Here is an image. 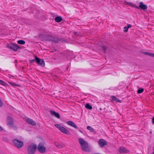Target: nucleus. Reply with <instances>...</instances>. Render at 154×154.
Here are the masks:
<instances>
[{
	"instance_id": "nucleus-25",
	"label": "nucleus",
	"mask_w": 154,
	"mask_h": 154,
	"mask_svg": "<svg viewBox=\"0 0 154 154\" xmlns=\"http://www.w3.org/2000/svg\"><path fill=\"white\" fill-rule=\"evenodd\" d=\"M0 84L2 85L6 86L7 84L5 83L3 81L0 80Z\"/></svg>"
},
{
	"instance_id": "nucleus-35",
	"label": "nucleus",
	"mask_w": 154,
	"mask_h": 154,
	"mask_svg": "<svg viewBox=\"0 0 154 154\" xmlns=\"http://www.w3.org/2000/svg\"><path fill=\"white\" fill-rule=\"evenodd\" d=\"M152 123L154 124V117H153L152 118Z\"/></svg>"
},
{
	"instance_id": "nucleus-1",
	"label": "nucleus",
	"mask_w": 154,
	"mask_h": 154,
	"mask_svg": "<svg viewBox=\"0 0 154 154\" xmlns=\"http://www.w3.org/2000/svg\"><path fill=\"white\" fill-rule=\"evenodd\" d=\"M43 39L44 40L49 41L56 43L59 42H62L64 41V40L63 38L54 37L51 35H44L43 36Z\"/></svg>"
},
{
	"instance_id": "nucleus-31",
	"label": "nucleus",
	"mask_w": 154,
	"mask_h": 154,
	"mask_svg": "<svg viewBox=\"0 0 154 154\" xmlns=\"http://www.w3.org/2000/svg\"><path fill=\"white\" fill-rule=\"evenodd\" d=\"M132 26V25L131 24H128L127 25V27L128 28H128H131Z\"/></svg>"
},
{
	"instance_id": "nucleus-20",
	"label": "nucleus",
	"mask_w": 154,
	"mask_h": 154,
	"mask_svg": "<svg viewBox=\"0 0 154 154\" xmlns=\"http://www.w3.org/2000/svg\"><path fill=\"white\" fill-rule=\"evenodd\" d=\"M85 107L88 109L91 110L92 108V107L89 103H87L85 105Z\"/></svg>"
},
{
	"instance_id": "nucleus-2",
	"label": "nucleus",
	"mask_w": 154,
	"mask_h": 154,
	"mask_svg": "<svg viewBox=\"0 0 154 154\" xmlns=\"http://www.w3.org/2000/svg\"><path fill=\"white\" fill-rule=\"evenodd\" d=\"M124 4L125 5H129L132 6L134 8H136L139 9L140 8L145 11L147 8V6L146 5L144 4L142 2L139 3V6H136L135 5L133 4L131 2H124Z\"/></svg>"
},
{
	"instance_id": "nucleus-22",
	"label": "nucleus",
	"mask_w": 154,
	"mask_h": 154,
	"mask_svg": "<svg viewBox=\"0 0 154 154\" xmlns=\"http://www.w3.org/2000/svg\"><path fill=\"white\" fill-rule=\"evenodd\" d=\"M87 128L90 131L92 132L95 133V131L94 129L92 128L91 126H88L87 127Z\"/></svg>"
},
{
	"instance_id": "nucleus-5",
	"label": "nucleus",
	"mask_w": 154,
	"mask_h": 154,
	"mask_svg": "<svg viewBox=\"0 0 154 154\" xmlns=\"http://www.w3.org/2000/svg\"><path fill=\"white\" fill-rule=\"evenodd\" d=\"M12 142L14 145L18 149L21 148L24 145L23 141H19L17 139L13 140Z\"/></svg>"
},
{
	"instance_id": "nucleus-13",
	"label": "nucleus",
	"mask_w": 154,
	"mask_h": 154,
	"mask_svg": "<svg viewBox=\"0 0 154 154\" xmlns=\"http://www.w3.org/2000/svg\"><path fill=\"white\" fill-rule=\"evenodd\" d=\"M8 124L9 125H12L14 124L13 120L12 118L10 116H8L7 118Z\"/></svg>"
},
{
	"instance_id": "nucleus-19",
	"label": "nucleus",
	"mask_w": 154,
	"mask_h": 154,
	"mask_svg": "<svg viewBox=\"0 0 154 154\" xmlns=\"http://www.w3.org/2000/svg\"><path fill=\"white\" fill-rule=\"evenodd\" d=\"M142 53L145 55L154 57V54L151 53L149 52H146L144 51L142 52Z\"/></svg>"
},
{
	"instance_id": "nucleus-32",
	"label": "nucleus",
	"mask_w": 154,
	"mask_h": 154,
	"mask_svg": "<svg viewBox=\"0 0 154 154\" xmlns=\"http://www.w3.org/2000/svg\"><path fill=\"white\" fill-rule=\"evenodd\" d=\"M3 139L4 141H8V139L6 138L3 137Z\"/></svg>"
},
{
	"instance_id": "nucleus-29",
	"label": "nucleus",
	"mask_w": 154,
	"mask_h": 154,
	"mask_svg": "<svg viewBox=\"0 0 154 154\" xmlns=\"http://www.w3.org/2000/svg\"><path fill=\"white\" fill-rule=\"evenodd\" d=\"M124 28L125 29L124 30V32H128V28L127 27L125 26L124 27Z\"/></svg>"
},
{
	"instance_id": "nucleus-37",
	"label": "nucleus",
	"mask_w": 154,
	"mask_h": 154,
	"mask_svg": "<svg viewBox=\"0 0 154 154\" xmlns=\"http://www.w3.org/2000/svg\"><path fill=\"white\" fill-rule=\"evenodd\" d=\"M15 62H16V63H17V60H15Z\"/></svg>"
},
{
	"instance_id": "nucleus-3",
	"label": "nucleus",
	"mask_w": 154,
	"mask_h": 154,
	"mask_svg": "<svg viewBox=\"0 0 154 154\" xmlns=\"http://www.w3.org/2000/svg\"><path fill=\"white\" fill-rule=\"evenodd\" d=\"M79 142L81 146L82 149L85 151H88V143L83 139L79 138Z\"/></svg>"
},
{
	"instance_id": "nucleus-6",
	"label": "nucleus",
	"mask_w": 154,
	"mask_h": 154,
	"mask_svg": "<svg viewBox=\"0 0 154 154\" xmlns=\"http://www.w3.org/2000/svg\"><path fill=\"white\" fill-rule=\"evenodd\" d=\"M54 126L58 128L62 132L67 135L70 134V132L67 129L59 124H55Z\"/></svg>"
},
{
	"instance_id": "nucleus-8",
	"label": "nucleus",
	"mask_w": 154,
	"mask_h": 154,
	"mask_svg": "<svg viewBox=\"0 0 154 154\" xmlns=\"http://www.w3.org/2000/svg\"><path fill=\"white\" fill-rule=\"evenodd\" d=\"M7 47L9 49H11L13 51H15L17 50H20L21 49V48L19 46L17 45L11 44L8 45Z\"/></svg>"
},
{
	"instance_id": "nucleus-28",
	"label": "nucleus",
	"mask_w": 154,
	"mask_h": 154,
	"mask_svg": "<svg viewBox=\"0 0 154 154\" xmlns=\"http://www.w3.org/2000/svg\"><path fill=\"white\" fill-rule=\"evenodd\" d=\"M103 48V50L104 51V53H106V50L107 49V47L105 46H103L102 47Z\"/></svg>"
},
{
	"instance_id": "nucleus-18",
	"label": "nucleus",
	"mask_w": 154,
	"mask_h": 154,
	"mask_svg": "<svg viewBox=\"0 0 154 154\" xmlns=\"http://www.w3.org/2000/svg\"><path fill=\"white\" fill-rule=\"evenodd\" d=\"M54 20L56 22L59 23L62 21V19L60 16H57L55 17Z\"/></svg>"
},
{
	"instance_id": "nucleus-9",
	"label": "nucleus",
	"mask_w": 154,
	"mask_h": 154,
	"mask_svg": "<svg viewBox=\"0 0 154 154\" xmlns=\"http://www.w3.org/2000/svg\"><path fill=\"white\" fill-rule=\"evenodd\" d=\"M36 62L40 66L43 67L45 66V63L43 59L36 57Z\"/></svg>"
},
{
	"instance_id": "nucleus-11",
	"label": "nucleus",
	"mask_w": 154,
	"mask_h": 154,
	"mask_svg": "<svg viewBox=\"0 0 154 154\" xmlns=\"http://www.w3.org/2000/svg\"><path fill=\"white\" fill-rule=\"evenodd\" d=\"M119 152L121 153H126L129 152V150H127L125 147L121 146L119 149Z\"/></svg>"
},
{
	"instance_id": "nucleus-7",
	"label": "nucleus",
	"mask_w": 154,
	"mask_h": 154,
	"mask_svg": "<svg viewBox=\"0 0 154 154\" xmlns=\"http://www.w3.org/2000/svg\"><path fill=\"white\" fill-rule=\"evenodd\" d=\"M37 148L39 152L41 153H45L46 151L45 147L44 146L43 143L40 142L38 144Z\"/></svg>"
},
{
	"instance_id": "nucleus-26",
	"label": "nucleus",
	"mask_w": 154,
	"mask_h": 154,
	"mask_svg": "<svg viewBox=\"0 0 154 154\" xmlns=\"http://www.w3.org/2000/svg\"><path fill=\"white\" fill-rule=\"evenodd\" d=\"M10 126L14 130H16L17 129V127L15 125H14V124H13L12 125H11Z\"/></svg>"
},
{
	"instance_id": "nucleus-27",
	"label": "nucleus",
	"mask_w": 154,
	"mask_h": 154,
	"mask_svg": "<svg viewBox=\"0 0 154 154\" xmlns=\"http://www.w3.org/2000/svg\"><path fill=\"white\" fill-rule=\"evenodd\" d=\"M35 59H33V60H29V62L30 63H32L33 62H34V61H35L36 62V57H37V56H35Z\"/></svg>"
},
{
	"instance_id": "nucleus-12",
	"label": "nucleus",
	"mask_w": 154,
	"mask_h": 154,
	"mask_svg": "<svg viewBox=\"0 0 154 154\" xmlns=\"http://www.w3.org/2000/svg\"><path fill=\"white\" fill-rule=\"evenodd\" d=\"M50 113L52 116H54L55 117L58 119L60 118V116L58 112H57L54 111L53 110H51Z\"/></svg>"
},
{
	"instance_id": "nucleus-16",
	"label": "nucleus",
	"mask_w": 154,
	"mask_h": 154,
	"mask_svg": "<svg viewBox=\"0 0 154 154\" xmlns=\"http://www.w3.org/2000/svg\"><path fill=\"white\" fill-rule=\"evenodd\" d=\"M66 123L71 126L74 127L75 129H77L78 128L77 126L72 121H68L66 122Z\"/></svg>"
},
{
	"instance_id": "nucleus-34",
	"label": "nucleus",
	"mask_w": 154,
	"mask_h": 154,
	"mask_svg": "<svg viewBox=\"0 0 154 154\" xmlns=\"http://www.w3.org/2000/svg\"><path fill=\"white\" fill-rule=\"evenodd\" d=\"M3 130V128L0 126V131H2Z\"/></svg>"
},
{
	"instance_id": "nucleus-40",
	"label": "nucleus",
	"mask_w": 154,
	"mask_h": 154,
	"mask_svg": "<svg viewBox=\"0 0 154 154\" xmlns=\"http://www.w3.org/2000/svg\"><path fill=\"white\" fill-rule=\"evenodd\" d=\"M150 134L152 133V132L151 131H150Z\"/></svg>"
},
{
	"instance_id": "nucleus-24",
	"label": "nucleus",
	"mask_w": 154,
	"mask_h": 154,
	"mask_svg": "<svg viewBox=\"0 0 154 154\" xmlns=\"http://www.w3.org/2000/svg\"><path fill=\"white\" fill-rule=\"evenodd\" d=\"M144 91V89L143 88H139L137 91V92L138 94H140L142 93Z\"/></svg>"
},
{
	"instance_id": "nucleus-15",
	"label": "nucleus",
	"mask_w": 154,
	"mask_h": 154,
	"mask_svg": "<svg viewBox=\"0 0 154 154\" xmlns=\"http://www.w3.org/2000/svg\"><path fill=\"white\" fill-rule=\"evenodd\" d=\"M26 121L29 124H30L33 125H36L35 122L30 118H27L26 119Z\"/></svg>"
},
{
	"instance_id": "nucleus-23",
	"label": "nucleus",
	"mask_w": 154,
	"mask_h": 154,
	"mask_svg": "<svg viewBox=\"0 0 154 154\" xmlns=\"http://www.w3.org/2000/svg\"><path fill=\"white\" fill-rule=\"evenodd\" d=\"M17 43L18 44H21V45H24L25 42L24 41L22 40H19L17 41Z\"/></svg>"
},
{
	"instance_id": "nucleus-10",
	"label": "nucleus",
	"mask_w": 154,
	"mask_h": 154,
	"mask_svg": "<svg viewBox=\"0 0 154 154\" xmlns=\"http://www.w3.org/2000/svg\"><path fill=\"white\" fill-rule=\"evenodd\" d=\"M98 143H99V146L103 148L105 145H107V142L103 139H100L98 141Z\"/></svg>"
},
{
	"instance_id": "nucleus-30",
	"label": "nucleus",
	"mask_w": 154,
	"mask_h": 154,
	"mask_svg": "<svg viewBox=\"0 0 154 154\" xmlns=\"http://www.w3.org/2000/svg\"><path fill=\"white\" fill-rule=\"evenodd\" d=\"M3 105V103L1 100L0 99V107H2Z\"/></svg>"
},
{
	"instance_id": "nucleus-17",
	"label": "nucleus",
	"mask_w": 154,
	"mask_h": 154,
	"mask_svg": "<svg viewBox=\"0 0 154 154\" xmlns=\"http://www.w3.org/2000/svg\"><path fill=\"white\" fill-rule=\"evenodd\" d=\"M112 101H115L116 102H118L119 103H121V101L119 100L118 98H116L115 96H112L111 97Z\"/></svg>"
},
{
	"instance_id": "nucleus-21",
	"label": "nucleus",
	"mask_w": 154,
	"mask_h": 154,
	"mask_svg": "<svg viewBox=\"0 0 154 154\" xmlns=\"http://www.w3.org/2000/svg\"><path fill=\"white\" fill-rule=\"evenodd\" d=\"M8 83L9 84H10V85L13 86V87L14 86H17V87H19L20 86V85L19 84H16L15 83L12 82H9Z\"/></svg>"
},
{
	"instance_id": "nucleus-14",
	"label": "nucleus",
	"mask_w": 154,
	"mask_h": 154,
	"mask_svg": "<svg viewBox=\"0 0 154 154\" xmlns=\"http://www.w3.org/2000/svg\"><path fill=\"white\" fill-rule=\"evenodd\" d=\"M55 146L59 149L63 148L65 146V145L62 143H59L57 142L54 143Z\"/></svg>"
},
{
	"instance_id": "nucleus-36",
	"label": "nucleus",
	"mask_w": 154,
	"mask_h": 154,
	"mask_svg": "<svg viewBox=\"0 0 154 154\" xmlns=\"http://www.w3.org/2000/svg\"><path fill=\"white\" fill-rule=\"evenodd\" d=\"M69 66H68L67 67V68H66V69H67V70H68V69H69Z\"/></svg>"
},
{
	"instance_id": "nucleus-39",
	"label": "nucleus",
	"mask_w": 154,
	"mask_h": 154,
	"mask_svg": "<svg viewBox=\"0 0 154 154\" xmlns=\"http://www.w3.org/2000/svg\"><path fill=\"white\" fill-rule=\"evenodd\" d=\"M77 33V32H75L74 33H75V35H76V34Z\"/></svg>"
},
{
	"instance_id": "nucleus-4",
	"label": "nucleus",
	"mask_w": 154,
	"mask_h": 154,
	"mask_svg": "<svg viewBox=\"0 0 154 154\" xmlns=\"http://www.w3.org/2000/svg\"><path fill=\"white\" fill-rule=\"evenodd\" d=\"M37 148V146L36 144L34 143L31 144L27 147V154H34Z\"/></svg>"
},
{
	"instance_id": "nucleus-38",
	"label": "nucleus",
	"mask_w": 154,
	"mask_h": 154,
	"mask_svg": "<svg viewBox=\"0 0 154 154\" xmlns=\"http://www.w3.org/2000/svg\"><path fill=\"white\" fill-rule=\"evenodd\" d=\"M153 154H154V148L153 149Z\"/></svg>"
},
{
	"instance_id": "nucleus-33",
	"label": "nucleus",
	"mask_w": 154,
	"mask_h": 154,
	"mask_svg": "<svg viewBox=\"0 0 154 154\" xmlns=\"http://www.w3.org/2000/svg\"><path fill=\"white\" fill-rule=\"evenodd\" d=\"M79 131L80 132H81V133H82V134H84V132H83V131H82L81 130H79Z\"/></svg>"
}]
</instances>
